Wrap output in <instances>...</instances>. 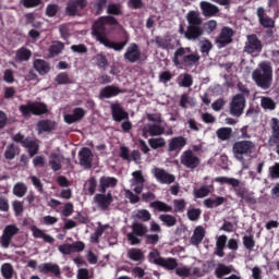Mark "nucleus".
Instances as JSON below:
<instances>
[{"label": "nucleus", "mask_w": 279, "mask_h": 279, "mask_svg": "<svg viewBox=\"0 0 279 279\" xmlns=\"http://www.w3.org/2000/svg\"><path fill=\"white\" fill-rule=\"evenodd\" d=\"M204 236H206V230L203 227H196L191 238L192 245H199L204 241Z\"/></svg>", "instance_id": "nucleus-32"}, {"label": "nucleus", "mask_w": 279, "mask_h": 279, "mask_svg": "<svg viewBox=\"0 0 279 279\" xmlns=\"http://www.w3.org/2000/svg\"><path fill=\"white\" fill-rule=\"evenodd\" d=\"M243 245L246 250H254L256 242L254 241V235H244Z\"/></svg>", "instance_id": "nucleus-55"}, {"label": "nucleus", "mask_w": 279, "mask_h": 279, "mask_svg": "<svg viewBox=\"0 0 279 279\" xmlns=\"http://www.w3.org/2000/svg\"><path fill=\"white\" fill-rule=\"evenodd\" d=\"M29 58H32V51L27 50V48H21L16 51V62H27Z\"/></svg>", "instance_id": "nucleus-38"}, {"label": "nucleus", "mask_w": 279, "mask_h": 279, "mask_svg": "<svg viewBox=\"0 0 279 279\" xmlns=\"http://www.w3.org/2000/svg\"><path fill=\"white\" fill-rule=\"evenodd\" d=\"M16 154H19L16 147H14V144H10L4 151V158H7V160H14Z\"/></svg>", "instance_id": "nucleus-51"}, {"label": "nucleus", "mask_w": 279, "mask_h": 279, "mask_svg": "<svg viewBox=\"0 0 279 279\" xmlns=\"http://www.w3.org/2000/svg\"><path fill=\"white\" fill-rule=\"evenodd\" d=\"M32 233L35 239H43L45 243H50V244L56 243V239H53V236L47 234L45 231L40 230L37 227L32 228Z\"/></svg>", "instance_id": "nucleus-26"}, {"label": "nucleus", "mask_w": 279, "mask_h": 279, "mask_svg": "<svg viewBox=\"0 0 279 279\" xmlns=\"http://www.w3.org/2000/svg\"><path fill=\"white\" fill-rule=\"evenodd\" d=\"M71 247V252L72 254L75 252H84V250H86V244H84V242L82 241H76L72 244H70Z\"/></svg>", "instance_id": "nucleus-57"}, {"label": "nucleus", "mask_w": 279, "mask_h": 279, "mask_svg": "<svg viewBox=\"0 0 279 279\" xmlns=\"http://www.w3.org/2000/svg\"><path fill=\"white\" fill-rule=\"evenodd\" d=\"M151 173L160 184H173L175 182V175L167 172L162 168H153Z\"/></svg>", "instance_id": "nucleus-11"}, {"label": "nucleus", "mask_w": 279, "mask_h": 279, "mask_svg": "<svg viewBox=\"0 0 279 279\" xmlns=\"http://www.w3.org/2000/svg\"><path fill=\"white\" fill-rule=\"evenodd\" d=\"M210 189H213V185H204L201 189L195 191V197L202 198L206 197L210 194Z\"/></svg>", "instance_id": "nucleus-53"}, {"label": "nucleus", "mask_w": 279, "mask_h": 279, "mask_svg": "<svg viewBox=\"0 0 279 279\" xmlns=\"http://www.w3.org/2000/svg\"><path fill=\"white\" fill-rule=\"evenodd\" d=\"M245 53H251L257 56V53H260L263 51V44L258 39L256 35H248L246 37V43L244 47Z\"/></svg>", "instance_id": "nucleus-9"}, {"label": "nucleus", "mask_w": 279, "mask_h": 279, "mask_svg": "<svg viewBox=\"0 0 279 279\" xmlns=\"http://www.w3.org/2000/svg\"><path fill=\"white\" fill-rule=\"evenodd\" d=\"M189 27L185 32V38L187 40H197L199 36L204 34V31L199 25H202V19H199V13L195 11H190L186 15Z\"/></svg>", "instance_id": "nucleus-3"}, {"label": "nucleus", "mask_w": 279, "mask_h": 279, "mask_svg": "<svg viewBox=\"0 0 279 279\" xmlns=\"http://www.w3.org/2000/svg\"><path fill=\"white\" fill-rule=\"evenodd\" d=\"M179 86H183L184 88H189L193 86V76L191 74H181L178 77Z\"/></svg>", "instance_id": "nucleus-41"}, {"label": "nucleus", "mask_w": 279, "mask_h": 279, "mask_svg": "<svg viewBox=\"0 0 279 279\" xmlns=\"http://www.w3.org/2000/svg\"><path fill=\"white\" fill-rule=\"evenodd\" d=\"M111 114L113 117V120L118 122L124 121L129 117L128 112H125V110H123V108H121V105L119 104L111 105Z\"/></svg>", "instance_id": "nucleus-25"}, {"label": "nucleus", "mask_w": 279, "mask_h": 279, "mask_svg": "<svg viewBox=\"0 0 279 279\" xmlns=\"http://www.w3.org/2000/svg\"><path fill=\"white\" fill-rule=\"evenodd\" d=\"M215 182H219V184H229L230 186H233V189H236L241 182L234 178H228V177H218L215 179Z\"/></svg>", "instance_id": "nucleus-40"}, {"label": "nucleus", "mask_w": 279, "mask_h": 279, "mask_svg": "<svg viewBox=\"0 0 279 279\" xmlns=\"http://www.w3.org/2000/svg\"><path fill=\"white\" fill-rule=\"evenodd\" d=\"M132 231L133 232L126 234V239L132 245H138L141 243V239H138V236H145L148 232V229L147 226L141 222H133Z\"/></svg>", "instance_id": "nucleus-5"}, {"label": "nucleus", "mask_w": 279, "mask_h": 279, "mask_svg": "<svg viewBox=\"0 0 279 279\" xmlns=\"http://www.w3.org/2000/svg\"><path fill=\"white\" fill-rule=\"evenodd\" d=\"M271 130H272V135L269 138V145L274 146L279 143V120L276 118L271 119Z\"/></svg>", "instance_id": "nucleus-29"}, {"label": "nucleus", "mask_w": 279, "mask_h": 279, "mask_svg": "<svg viewBox=\"0 0 279 279\" xmlns=\"http://www.w3.org/2000/svg\"><path fill=\"white\" fill-rule=\"evenodd\" d=\"M177 276H180V278H191V267L189 266H179L175 268Z\"/></svg>", "instance_id": "nucleus-50"}, {"label": "nucleus", "mask_w": 279, "mask_h": 279, "mask_svg": "<svg viewBox=\"0 0 279 279\" xmlns=\"http://www.w3.org/2000/svg\"><path fill=\"white\" fill-rule=\"evenodd\" d=\"M12 206L15 215H23V210H25V207L23 206V202L14 201L12 203Z\"/></svg>", "instance_id": "nucleus-62"}, {"label": "nucleus", "mask_w": 279, "mask_h": 279, "mask_svg": "<svg viewBox=\"0 0 279 279\" xmlns=\"http://www.w3.org/2000/svg\"><path fill=\"white\" fill-rule=\"evenodd\" d=\"M148 260H149V263H153L154 265H160V263L162 262L160 252H158V250L150 251L148 254Z\"/></svg>", "instance_id": "nucleus-46"}, {"label": "nucleus", "mask_w": 279, "mask_h": 279, "mask_svg": "<svg viewBox=\"0 0 279 279\" xmlns=\"http://www.w3.org/2000/svg\"><path fill=\"white\" fill-rule=\"evenodd\" d=\"M145 241L148 243V245H156L158 244V241H160V235L158 234H146Z\"/></svg>", "instance_id": "nucleus-61"}, {"label": "nucleus", "mask_w": 279, "mask_h": 279, "mask_svg": "<svg viewBox=\"0 0 279 279\" xmlns=\"http://www.w3.org/2000/svg\"><path fill=\"white\" fill-rule=\"evenodd\" d=\"M183 147H186V138L184 136H177L169 141V151H180Z\"/></svg>", "instance_id": "nucleus-23"}, {"label": "nucleus", "mask_w": 279, "mask_h": 279, "mask_svg": "<svg viewBox=\"0 0 279 279\" xmlns=\"http://www.w3.org/2000/svg\"><path fill=\"white\" fill-rule=\"evenodd\" d=\"M84 114H86V111H84V109L75 108L73 110V113L64 114L63 119H64L65 123L71 125L72 123H77V121H82V119H84Z\"/></svg>", "instance_id": "nucleus-22"}, {"label": "nucleus", "mask_w": 279, "mask_h": 279, "mask_svg": "<svg viewBox=\"0 0 279 279\" xmlns=\"http://www.w3.org/2000/svg\"><path fill=\"white\" fill-rule=\"evenodd\" d=\"M142 134L144 138H147V136H160V134H165V128L160 124L148 123L144 125Z\"/></svg>", "instance_id": "nucleus-17"}, {"label": "nucleus", "mask_w": 279, "mask_h": 279, "mask_svg": "<svg viewBox=\"0 0 279 279\" xmlns=\"http://www.w3.org/2000/svg\"><path fill=\"white\" fill-rule=\"evenodd\" d=\"M124 60H126L128 62H131L132 64L141 60V49H138V45L131 44L130 47H128L124 53Z\"/></svg>", "instance_id": "nucleus-16"}, {"label": "nucleus", "mask_w": 279, "mask_h": 279, "mask_svg": "<svg viewBox=\"0 0 279 279\" xmlns=\"http://www.w3.org/2000/svg\"><path fill=\"white\" fill-rule=\"evenodd\" d=\"M159 267H163V269H168V271H173V269H177L178 267V259L173 257H162Z\"/></svg>", "instance_id": "nucleus-35"}, {"label": "nucleus", "mask_w": 279, "mask_h": 279, "mask_svg": "<svg viewBox=\"0 0 279 279\" xmlns=\"http://www.w3.org/2000/svg\"><path fill=\"white\" fill-rule=\"evenodd\" d=\"M85 186H86L89 195H95V191H97V180H95V178L89 179L85 183Z\"/></svg>", "instance_id": "nucleus-56"}, {"label": "nucleus", "mask_w": 279, "mask_h": 279, "mask_svg": "<svg viewBox=\"0 0 279 279\" xmlns=\"http://www.w3.org/2000/svg\"><path fill=\"white\" fill-rule=\"evenodd\" d=\"M191 53V49L189 48H179L174 51V54L172 57V62L174 66H183L184 60H186V56Z\"/></svg>", "instance_id": "nucleus-20"}, {"label": "nucleus", "mask_w": 279, "mask_h": 279, "mask_svg": "<svg viewBox=\"0 0 279 279\" xmlns=\"http://www.w3.org/2000/svg\"><path fill=\"white\" fill-rule=\"evenodd\" d=\"M108 23L109 25H117V20L114 17H100L97 22L94 23L93 34L96 37V40L109 49H114V51H123V49H125V45H128V41H110L106 36L105 27V25Z\"/></svg>", "instance_id": "nucleus-1"}, {"label": "nucleus", "mask_w": 279, "mask_h": 279, "mask_svg": "<svg viewBox=\"0 0 279 279\" xmlns=\"http://www.w3.org/2000/svg\"><path fill=\"white\" fill-rule=\"evenodd\" d=\"M20 112H22L23 117L45 114L47 112V105L43 102H28L20 106Z\"/></svg>", "instance_id": "nucleus-6"}, {"label": "nucleus", "mask_w": 279, "mask_h": 279, "mask_svg": "<svg viewBox=\"0 0 279 279\" xmlns=\"http://www.w3.org/2000/svg\"><path fill=\"white\" fill-rule=\"evenodd\" d=\"M128 257L135 263H143L145 260V252L141 248H131L128 251Z\"/></svg>", "instance_id": "nucleus-33"}, {"label": "nucleus", "mask_w": 279, "mask_h": 279, "mask_svg": "<svg viewBox=\"0 0 279 279\" xmlns=\"http://www.w3.org/2000/svg\"><path fill=\"white\" fill-rule=\"evenodd\" d=\"M40 274H52L53 276H60V266L53 263H45L38 266Z\"/></svg>", "instance_id": "nucleus-24"}, {"label": "nucleus", "mask_w": 279, "mask_h": 279, "mask_svg": "<svg viewBox=\"0 0 279 279\" xmlns=\"http://www.w3.org/2000/svg\"><path fill=\"white\" fill-rule=\"evenodd\" d=\"M151 43H155V45H157V47L160 49H167V47H169V40L162 37H155Z\"/></svg>", "instance_id": "nucleus-60"}, {"label": "nucleus", "mask_w": 279, "mask_h": 279, "mask_svg": "<svg viewBox=\"0 0 279 279\" xmlns=\"http://www.w3.org/2000/svg\"><path fill=\"white\" fill-rule=\"evenodd\" d=\"M62 49H64V45L60 41H54L51 46H50V54L53 56H58V53L62 52Z\"/></svg>", "instance_id": "nucleus-54"}, {"label": "nucleus", "mask_w": 279, "mask_h": 279, "mask_svg": "<svg viewBox=\"0 0 279 279\" xmlns=\"http://www.w3.org/2000/svg\"><path fill=\"white\" fill-rule=\"evenodd\" d=\"M121 93V89L114 86H107L100 90V99H110V97H117Z\"/></svg>", "instance_id": "nucleus-31"}, {"label": "nucleus", "mask_w": 279, "mask_h": 279, "mask_svg": "<svg viewBox=\"0 0 279 279\" xmlns=\"http://www.w3.org/2000/svg\"><path fill=\"white\" fill-rule=\"evenodd\" d=\"M52 130H56V122L50 120H41L37 123V131L39 134H43V132H51Z\"/></svg>", "instance_id": "nucleus-34"}, {"label": "nucleus", "mask_w": 279, "mask_h": 279, "mask_svg": "<svg viewBox=\"0 0 279 279\" xmlns=\"http://www.w3.org/2000/svg\"><path fill=\"white\" fill-rule=\"evenodd\" d=\"M108 14H114L116 16H119L121 14V4L119 3H111L107 8Z\"/></svg>", "instance_id": "nucleus-58"}, {"label": "nucleus", "mask_w": 279, "mask_h": 279, "mask_svg": "<svg viewBox=\"0 0 279 279\" xmlns=\"http://www.w3.org/2000/svg\"><path fill=\"white\" fill-rule=\"evenodd\" d=\"M218 138H220V141H228V138H230V136H232V129L230 128H221L216 132Z\"/></svg>", "instance_id": "nucleus-47"}, {"label": "nucleus", "mask_w": 279, "mask_h": 279, "mask_svg": "<svg viewBox=\"0 0 279 279\" xmlns=\"http://www.w3.org/2000/svg\"><path fill=\"white\" fill-rule=\"evenodd\" d=\"M64 160V156L60 150L52 151L49 156V166L52 171H60L62 169V161Z\"/></svg>", "instance_id": "nucleus-18"}, {"label": "nucleus", "mask_w": 279, "mask_h": 279, "mask_svg": "<svg viewBox=\"0 0 279 279\" xmlns=\"http://www.w3.org/2000/svg\"><path fill=\"white\" fill-rule=\"evenodd\" d=\"M130 184L134 193L141 195V193H143V187L145 186V177H143V172L138 170L132 172Z\"/></svg>", "instance_id": "nucleus-13"}, {"label": "nucleus", "mask_w": 279, "mask_h": 279, "mask_svg": "<svg viewBox=\"0 0 279 279\" xmlns=\"http://www.w3.org/2000/svg\"><path fill=\"white\" fill-rule=\"evenodd\" d=\"M148 145H150L151 149H160V147H165L167 142L162 137L150 138L148 141Z\"/></svg>", "instance_id": "nucleus-49"}, {"label": "nucleus", "mask_w": 279, "mask_h": 279, "mask_svg": "<svg viewBox=\"0 0 279 279\" xmlns=\"http://www.w3.org/2000/svg\"><path fill=\"white\" fill-rule=\"evenodd\" d=\"M133 217L141 221H149L151 219V214L147 209H137L133 213Z\"/></svg>", "instance_id": "nucleus-45"}, {"label": "nucleus", "mask_w": 279, "mask_h": 279, "mask_svg": "<svg viewBox=\"0 0 279 279\" xmlns=\"http://www.w3.org/2000/svg\"><path fill=\"white\" fill-rule=\"evenodd\" d=\"M46 14H47V16L53 17L56 14H58V5L57 4H49L46 8Z\"/></svg>", "instance_id": "nucleus-63"}, {"label": "nucleus", "mask_w": 279, "mask_h": 279, "mask_svg": "<svg viewBox=\"0 0 279 279\" xmlns=\"http://www.w3.org/2000/svg\"><path fill=\"white\" fill-rule=\"evenodd\" d=\"M150 208L158 210V213H171L173 207L167 205V203H162L160 201H155L150 203Z\"/></svg>", "instance_id": "nucleus-36"}, {"label": "nucleus", "mask_w": 279, "mask_h": 279, "mask_svg": "<svg viewBox=\"0 0 279 279\" xmlns=\"http://www.w3.org/2000/svg\"><path fill=\"white\" fill-rule=\"evenodd\" d=\"M199 62V54L187 52L185 59L183 60V66H195Z\"/></svg>", "instance_id": "nucleus-43"}, {"label": "nucleus", "mask_w": 279, "mask_h": 279, "mask_svg": "<svg viewBox=\"0 0 279 279\" xmlns=\"http://www.w3.org/2000/svg\"><path fill=\"white\" fill-rule=\"evenodd\" d=\"M260 106L264 110H276V102L269 97H262Z\"/></svg>", "instance_id": "nucleus-48"}, {"label": "nucleus", "mask_w": 279, "mask_h": 279, "mask_svg": "<svg viewBox=\"0 0 279 279\" xmlns=\"http://www.w3.org/2000/svg\"><path fill=\"white\" fill-rule=\"evenodd\" d=\"M201 10L204 16H215V14H219V8L209 2H201Z\"/></svg>", "instance_id": "nucleus-27"}, {"label": "nucleus", "mask_w": 279, "mask_h": 279, "mask_svg": "<svg viewBox=\"0 0 279 279\" xmlns=\"http://www.w3.org/2000/svg\"><path fill=\"white\" fill-rule=\"evenodd\" d=\"M19 230L20 229L16 225H8L7 227H4L2 235L0 236L1 247L8 250V247H10V243H12V239L16 236Z\"/></svg>", "instance_id": "nucleus-8"}, {"label": "nucleus", "mask_w": 279, "mask_h": 279, "mask_svg": "<svg viewBox=\"0 0 279 279\" xmlns=\"http://www.w3.org/2000/svg\"><path fill=\"white\" fill-rule=\"evenodd\" d=\"M245 110V97L243 95H235L230 102V114L232 117H241Z\"/></svg>", "instance_id": "nucleus-10"}, {"label": "nucleus", "mask_w": 279, "mask_h": 279, "mask_svg": "<svg viewBox=\"0 0 279 279\" xmlns=\"http://www.w3.org/2000/svg\"><path fill=\"white\" fill-rule=\"evenodd\" d=\"M1 274H2L3 278L10 279V278H12V276L14 274V268H12L11 264H3L1 266Z\"/></svg>", "instance_id": "nucleus-52"}, {"label": "nucleus", "mask_w": 279, "mask_h": 279, "mask_svg": "<svg viewBox=\"0 0 279 279\" xmlns=\"http://www.w3.org/2000/svg\"><path fill=\"white\" fill-rule=\"evenodd\" d=\"M232 151L234 158L238 159L239 162H242L244 169H247V167H245L244 156H251L252 154H255L256 144H254L252 141H239L233 144Z\"/></svg>", "instance_id": "nucleus-4"}, {"label": "nucleus", "mask_w": 279, "mask_h": 279, "mask_svg": "<svg viewBox=\"0 0 279 279\" xmlns=\"http://www.w3.org/2000/svg\"><path fill=\"white\" fill-rule=\"evenodd\" d=\"M86 5H88L87 0H70L68 2L65 12L69 14V16H75L80 14V12H82Z\"/></svg>", "instance_id": "nucleus-15"}, {"label": "nucleus", "mask_w": 279, "mask_h": 279, "mask_svg": "<svg viewBox=\"0 0 279 279\" xmlns=\"http://www.w3.org/2000/svg\"><path fill=\"white\" fill-rule=\"evenodd\" d=\"M160 221L162 222L163 226H167L168 228H173L178 223V219H175L174 216L171 215H160L159 216Z\"/></svg>", "instance_id": "nucleus-42"}, {"label": "nucleus", "mask_w": 279, "mask_h": 279, "mask_svg": "<svg viewBox=\"0 0 279 279\" xmlns=\"http://www.w3.org/2000/svg\"><path fill=\"white\" fill-rule=\"evenodd\" d=\"M94 204H97L98 208H101V210H106V208L112 204V194H96Z\"/></svg>", "instance_id": "nucleus-21"}, {"label": "nucleus", "mask_w": 279, "mask_h": 279, "mask_svg": "<svg viewBox=\"0 0 279 279\" xmlns=\"http://www.w3.org/2000/svg\"><path fill=\"white\" fill-rule=\"evenodd\" d=\"M215 274L217 278H223V276H228V274H232V267L226 266L223 264H218L216 267Z\"/></svg>", "instance_id": "nucleus-44"}, {"label": "nucleus", "mask_w": 279, "mask_h": 279, "mask_svg": "<svg viewBox=\"0 0 279 279\" xmlns=\"http://www.w3.org/2000/svg\"><path fill=\"white\" fill-rule=\"evenodd\" d=\"M226 202V198L218 196L215 198H207L204 201V205L206 208H217V206H221Z\"/></svg>", "instance_id": "nucleus-39"}, {"label": "nucleus", "mask_w": 279, "mask_h": 279, "mask_svg": "<svg viewBox=\"0 0 279 279\" xmlns=\"http://www.w3.org/2000/svg\"><path fill=\"white\" fill-rule=\"evenodd\" d=\"M13 141L15 143H21L23 147H26L32 158H34V156L38 154V149H39L38 141L25 138V136H23L21 133L15 134L13 136Z\"/></svg>", "instance_id": "nucleus-7"}, {"label": "nucleus", "mask_w": 279, "mask_h": 279, "mask_svg": "<svg viewBox=\"0 0 279 279\" xmlns=\"http://www.w3.org/2000/svg\"><path fill=\"white\" fill-rule=\"evenodd\" d=\"M232 36H234V31L230 27H222L219 36L216 38V45L219 49H223L226 45L232 43Z\"/></svg>", "instance_id": "nucleus-12"}, {"label": "nucleus", "mask_w": 279, "mask_h": 279, "mask_svg": "<svg viewBox=\"0 0 279 279\" xmlns=\"http://www.w3.org/2000/svg\"><path fill=\"white\" fill-rule=\"evenodd\" d=\"M34 69L39 73V75H47L51 71V66L43 59H37L34 61Z\"/></svg>", "instance_id": "nucleus-30"}, {"label": "nucleus", "mask_w": 279, "mask_h": 279, "mask_svg": "<svg viewBox=\"0 0 279 279\" xmlns=\"http://www.w3.org/2000/svg\"><path fill=\"white\" fill-rule=\"evenodd\" d=\"M252 78L263 90L271 88V84H274V69L271 68V63L267 61L260 62L257 69L253 71Z\"/></svg>", "instance_id": "nucleus-2"}, {"label": "nucleus", "mask_w": 279, "mask_h": 279, "mask_svg": "<svg viewBox=\"0 0 279 279\" xmlns=\"http://www.w3.org/2000/svg\"><path fill=\"white\" fill-rule=\"evenodd\" d=\"M15 197H25L27 195V185L23 182H17L12 190Z\"/></svg>", "instance_id": "nucleus-37"}, {"label": "nucleus", "mask_w": 279, "mask_h": 279, "mask_svg": "<svg viewBox=\"0 0 279 279\" xmlns=\"http://www.w3.org/2000/svg\"><path fill=\"white\" fill-rule=\"evenodd\" d=\"M181 165L187 169H197L199 167V157H196L192 150H185L181 155Z\"/></svg>", "instance_id": "nucleus-14"}, {"label": "nucleus", "mask_w": 279, "mask_h": 279, "mask_svg": "<svg viewBox=\"0 0 279 279\" xmlns=\"http://www.w3.org/2000/svg\"><path fill=\"white\" fill-rule=\"evenodd\" d=\"M252 278L253 279H263V269L258 266L252 268Z\"/></svg>", "instance_id": "nucleus-64"}, {"label": "nucleus", "mask_w": 279, "mask_h": 279, "mask_svg": "<svg viewBox=\"0 0 279 279\" xmlns=\"http://www.w3.org/2000/svg\"><path fill=\"white\" fill-rule=\"evenodd\" d=\"M117 179L114 177H102L100 178V193H106V189H112L117 186Z\"/></svg>", "instance_id": "nucleus-28"}, {"label": "nucleus", "mask_w": 279, "mask_h": 279, "mask_svg": "<svg viewBox=\"0 0 279 279\" xmlns=\"http://www.w3.org/2000/svg\"><path fill=\"white\" fill-rule=\"evenodd\" d=\"M268 173H269V178H271L272 180H278V178H279V162L269 167Z\"/></svg>", "instance_id": "nucleus-59"}, {"label": "nucleus", "mask_w": 279, "mask_h": 279, "mask_svg": "<svg viewBox=\"0 0 279 279\" xmlns=\"http://www.w3.org/2000/svg\"><path fill=\"white\" fill-rule=\"evenodd\" d=\"M80 165L85 169H90L93 167V151L84 147L78 153Z\"/></svg>", "instance_id": "nucleus-19"}]
</instances>
